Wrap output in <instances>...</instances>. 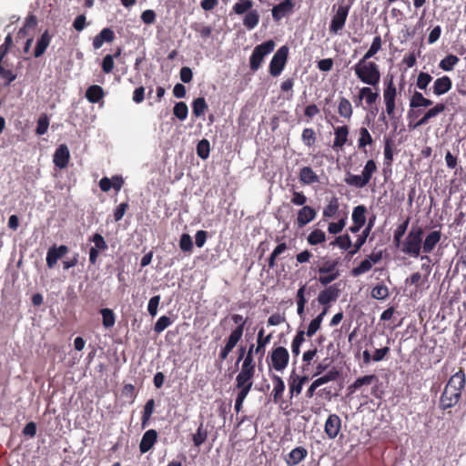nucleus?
<instances>
[{
  "label": "nucleus",
  "instance_id": "f257e3e1",
  "mask_svg": "<svg viewBox=\"0 0 466 466\" xmlns=\"http://www.w3.org/2000/svg\"><path fill=\"white\" fill-rule=\"evenodd\" d=\"M465 387V373L460 370L448 380L440 399V408L447 410L454 407L461 400Z\"/></svg>",
  "mask_w": 466,
  "mask_h": 466
},
{
  "label": "nucleus",
  "instance_id": "f03ea898",
  "mask_svg": "<svg viewBox=\"0 0 466 466\" xmlns=\"http://www.w3.org/2000/svg\"><path fill=\"white\" fill-rule=\"evenodd\" d=\"M357 77L364 84L376 86L380 80L379 66L366 58H360L353 67Z\"/></svg>",
  "mask_w": 466,
  "mask_h": 466
},
{
  "label": "nucleus",
  "instance_id": "7ed1b4c3",
  "mask_svg": "<svg viewBox=\"0 0 466 466\" xmlns=\"http://www.w3.org/2000/svg\"><path fill=\"white\" fill-rule=\"evenodd\" d=\"M422 234L420 227H412L402 244L401 251L413 258L419 257L422 248Z\"/></svg>",
  "mask_w": 466,
  "mask_h": 466
},
{
  "label": "nucleus",
  "instance_id": "20e7f679",
  "mask_svg": "<svg viewBox=\"0 0 466 466\" xmlns=\"http://www.w3.org/2000/svg\"><path fill=\"white\" fill-rule=\"evenodd\" d=\"M275 47V43L272 40L266 41L257 46L249 58L250 69L257 71L266 56L270 54Z\"/></svg>",
  "mask_w": 466,
  "mask_h": 466
},
{
  "label": "nucleus",
  "instance_id": "39448f33",
  "mask_svg": "<svg viewBox=\"0 0 466 466\" xmlns=\"http://www.w3.org/2000/svg\"><path fill=\"white\" fill-rule=\"evenodd\" d=\"M338 264L337 260H325L322 262L318 269L320 274L319 281L321 285L327 286L339 278Z\"/></svg>",
  "mask_w": 466,
  "mask_h": 466
},
{
  "label": "nucleus",
  "instance_id": "423d86ee",
  "mask_svg": "<svg viewBox=\"0 0 466 466\" xmlns=\"http://www.w3.org/2000/svg\"><path fill=\"white\" fill-rule=\"evenodd\" d=\"M397 96V88L393 83L392 77H390L383 90V102L386 107V114L390 118H394L395 116Z\"/></svg>",
  "mask_w": 466,
  "mask_h": 466
},
{
  "label": "nucleus",
  "instance_id": "0eeeda50",
  "mask_svg": "<svg viewBox=\"0 0 466 466\" xmlns=\"http://www.w3.org/2000/svg\"><path fill=\"white\" fill-rule=\"evenodd\" d=\"M288 54L289 48L286 46L279 47L274 54L269 64V73L272 76H278L281 74L287 62Z\"/></svg>",
  "mask_w": 466,
  "mask_h": 466
},
{
  "label": "nucleus",
  "instance_id": "6e6552de",
  "mask_svg": "<svg viewBox=\"0 0 466 466\" xmlns=\"http://www.w3.org/2000/svg\"><path fill=\"white\" fill-rule=\"evenodd\" d=\"M270 359L272 368L277 371H282L289 364V354L286 348L279 346L272 350Z\"/></svg>",
  "mask_w": 466,
  "mask_h": 466
},
{
  "label": "nucleus",
  "instance_id": "1a4fd4ad",
  "mask_svg": "<svg viewBox=\"0 0 466 466\" xmlns=\"http://www.w3.org/2000/svg\"><path fill=\"white\" fill-rule=\"evenodd\" d=\"M350 6L339 5L336 11V14L332 16L329 31L333 35H337L341 31L346 24V20L349 15Z\"/></svg>",
  "mask_w": 466,
  "mask_h": 466
},
{
  "label": "nucleus",
  "instance_id": "9d476101",
  "mask_svg": "<svg viewBox=\"0 0 466 466\" xmlns=\"http://www.w3.org/2000/svg\"><path fill=\"white\" fill-rule=\"evenodd\" d=\"M340 293L339 284L329 286L321 290L318 296V301L323 306L329 305L330 302L336 301Z\"/></svg>",
  "mask_w": 466,
  "mask_h": 466
},
{
  "label": "nucleus",
  "instance_id": "9b49d317",
  "mask_svg": "<svg viewBox=\"0 0 466 466\" xmlns=\"http://www.w3.org/2000/svg\"><path fill=\"white\" fill-rule=\"evenodd\" d=\"M341 429V420L337 414H330L326 420L324 431L330 440H334Z\"/></svg>",
  "mask_w": 466,
  "mask_h": 466
},
{
  "label": "nucleus",
  "instance_id": "f8f14e48",
  "mask_svg": "<svg viewBox=\"0 0 466 466\" xmlns=\"http://www.w3.org/2000/svg\"><path fill=\"white\" fill-rule=\"evenodd\" d=\"M317 216V211L309 207L304 206L298 211V216L296 219V224L299 228H304L309 222L315 219Z\"/></svg>",
  "mask_w": 466,
  "mask_h": 466
},
{
  "label": "nucleus",
  "instance_id": "ddd939ff",
  "mask_svg": "<svg viewBox=\"0 0 466 466\" xmlns=\"http://www.w3.org/2000/svg\"><path fill=\"white\" fill-rule=\"evenodd\" d=\"M293 8L294 4L291 0H284L272 8V17L276 22H279L284 16L291 14L293 12Z\"/></svg>",
  "mask_w": 466,
  "mask_h": 466
},
{
  "label": "nucleus",
  "instance_id": "4468645a",
  "mask_svg": "<svg viewBox=\"0 0 466 466\" xmlns=\"http://www.w3.org/2000/svg\"><path fill=\"white\" fill-rule=\"evenodd\" d=\"M68 251V248L65 245H61L56 248V246L51 247L46 254V265L49 268H53L56 264L57 260L63 258Z\"/></svg>",
  "mask_w": 466,
  "mask_h": 466
},
{
  "label": "nucleus",
  "instance_id": "2eb2a0df",
  "mask_svg": "<svg viewBox=\"0 0 466 466\" xmlns=\"http://www.w3.org/2000/svg\"><path fill=\"white\" fill-rule=\"evenodd\" d=\"M70 153L66 145H60L55 151L53 161L60 169L65 168L69 161Z\"/></svg>",
  "mask_w": 466,
  "mask_h": 466
},
{
  "label": "nucleus",
  "instance_id": "dca6fc26",
  "mask_svg": "<svg viewBox=\"0 0 466 466\" xmlns=\"http://www.w3.org/2000/svg\"><path fill=\"white\" fill-rule=\"evenodd\" d=\"M308 456V451L302 447L299 446L294 448L286 457L285 461L288 466H296L299 462H301Z\"/></svg>",
  "mask_w": 466,
  "mask_h": 466
},
{
  "label": "nucleus",
  "instance_id": "f3484780",
  "mask_svg": "<svg viewBox=\"0 0 466 466\" xmlns=\"http://www.w3.org/2000/svg\"><path fill=\"white\" fill-rule=\"evenodd\" d=\"M157 440V432L155 430L147 431L139 443V451L141 453H146L152 449Z\"/></svg>",
  "mask_w": 466,
  "mask_h": 466
},
{
  "label": "nucleus",
  "instance_id": "a211bd4d",
  "mask_svg": "<svg viewBox=\"0 0 466 466\" xmlns=\"http://www.w3.org/2000/svg\"><path fill=\"white\" fill-rule=\"evenodd\" d=\"M255 374V368L241 366V370L236 378V386L253 385L252 379Z\"/></svg>",
  "mask_w": 466,
  "mask_h": 466
},
{
  "label": "nucleus",
  "instance_id": "6ab92c4d",
  "mask_svg": "<svg viewBox=\"0 0 466 466\" xmlns=\"http://www.w3.org/2000/svg\"><path fill=\"white\" fill-rule=\"evenodd\" d=\"M441 238L440 230L430 232L422 241V251L426 254L431 253Z\"/></svg>",
  "mask_w": 466,
  "mask_h": 466
},
{
  "label": "nucleus",
  "instance_id": "aec40b11",
  "mask_svg": "<svg viewBox=\"0 0 466 466\" xmlns=\"http://www.w3.org/2000/svg\"><path fill=\"white\" fill-rule=\"evenodd\" d=\"M452 82L447 76L437 78L433 83V94L436 96H441L451 90Z\"/></svg>",
  "mask_w": 466,
  "mask_h": 466
},
{
  "label": "nucleus",
  "instance_id": "412c9836",
  "mask_svg": "<svg viewBox=\"0 0 466 466\" xmlns=\"http://www.w3.org/2000/svg\"><path fill=\"white\" fill-rule=\"evenodd\" d=\"M445 108L446 106L443 103H437L423 115V116L416 123L415 127L427 125L431 118L442 113Z\"/></svg>",
  "mask_w": 466,
  "mask_h": 466
},
{
  "label": "nucleus",
  "instance_id": "4be33fe9",
  "mask_svg": "<svg viewBox=\"0 0 466 466\" xmlns=\"http://www.w3.org/2000/svg\"><path fill=\"white\" fill-rule=\"evenodd\" d=\"M299 181L303 185H311L319 182V177L310 167H304L299 170Z\"/></svg>",
  "mask_w": 466,
  "mask_h": 466
},
{
  "label": "nucleus",
  "instance_id": "5701e85b",
  "mask_svg": "<svg viewBox=\"0 0 466 466\" xmlns=\"http://www.w3.org/2000/svg\"><path fill=\"white\" fill-rule=\"evenodd\" d=\"M114 32L110 28H104L97 35L94 37L93 46L99 49L105 42H112L114 39Z\"/></svg>",
  "mask_w": 466,
  "mask_h": 466
},
{
  "label": "nucleus",
  "instance_id": "b1692460",
  "mask_svg": "<svg viewBox=\"0 0 466 466\" xmlns=\"http://www.w3.org/2000/svg\"><path fill=\"white\" fill-rule=\"evenodd\" d=\"M334 135L333 148H341L348 140L349 127L347 126L338 127L335 128Z\"/></svg>",
  "mask_w": 466,
  "mask_h": 466
},
{
  "label": "nucleus",
  "instance_id": "393cba45",
  "mask_svg": "<svg viewBox=\"0 0 466 466\" xmlns=\"http://www.w3.org/2000/svg\"><path fill=\"white\" fill-rule=\"evenodd\" d=\"M271 379L274 386L272 390L273 400L278 403L282 399L285 390V383L278 375L273 374Z\"/></svg>",
  "mask_w": 466,
  "mask_h": 466
},
{
  "label": "nucleus",
  "instance_id": "a878e982",
  "mask_svg": "<svg viewBox=\"0 0 466 466\" xmlns=\"http://www.w3.org/2000/svg\"><path fill=\"white\" fill-rule=\"evenodd\" d=\"M433 102L426 98L420 92L415 91L410 99L411 108L428 107L432 106Z\"/></svg>",
  "mask_w": 466,
  "mask_h": 466
},
{
  "label": "nucleus",
  "instance_id": "bb28decb",
  "mask_svg": "<svg viewBox=\"0 0 466 466\" xmlns=\"http://www.w3.org/2000/svg\"><path fill=\"white\" fill-rule=\"evenodd\" d=\"M51 41V35H49L48 31L46 30L40 36V38L36 42V46L34 51V56L35 57L41 56L46 48L48 47Z\"/></svg>",
  "mask_w": 466,
  "mask_h": 466
},
{
  "label": "nucleus",
  "instance_id": "cd10ccee",
  "mask_svg": "<svg viewBox=\"0 0 466 466\" xmlns=\"http://www.w3.org/2000/svg\"><path fill=\"white\" fill-rule=\"evenodd\" d=\"M264 329H260L258 332L257 346L255 347V354H259L260 357H263L265 353V347L269 343L272 338L271 334L264 336Z\"/></svg>",
  "mask_w": 466,
  "mask_h": 466
},
{
  "label": "nucleus",
  "instance_id": "c85d7f7f",
  "mask_svg": "<svg viewBox=\"0 0 466 466\" xmlns=\"http://www.w3.org/2000/svg\"><path fill=\"white\" fill-rule=\"evenodd\" d=\"M104 96V90L100 86L93 85L86 91V97L91 103L99 102Z\"/></svg>",
  "mask_w": 466,
  "mask_h": 466
},
{
  "label": "nucleus",
  "instance_id": "c756f323",
  "mask_svg": "<svg viewBox=\"0 0 466 466\" xmlns=\"http://www.w3.org/2000/svg\"><path fill=\"white\" fill-rule=\"evenodd\" d=\"M259 23V14L257 10H250L243 18L244 26L248 29H254Z\"/></svg>",
  "mask_w": 466,
  "mask_h": 466
},
{
  "label": "nucleus",
  "instance_id": "7c9ffc66",
  "mask_svg": "<svg viewBox=\"0 0 466 466\" xmlns=\"http://www.w3.org/2000/svg\"><path fill=\"white\" fill-rule=\"evenodd\" d=\"M338 113L341 117L350 119L352 116L353 109L351 103L349 99L345 97H340L339 106H338Z\"/></svg>",
  "mask_w": 466,
  "mask_h": 466
},
{
  "label": "nucleus",
  "instance_id": "2f4dec72",
  "mask_svg": "<svg viewBox=\"0 0 466 466\" xmlns=\"http://www.w3.org/2000/svg\"><path fill=\"white\" fill-rule=\"evenodd\" d=\"M373 143L372 137L366 127H360L359 130L358 147L360 149H365L368 145ZM366 152V150H364Z\"/></svg>",
  "mask_w": 466,
  "mask_h": 466
},
{
  "label": "nucleus",
  "instance_id": "473e14b6",
  "mask_svg": "<svg viewBox=\"0 0 466 466\" xmlns=\"http://www.w3.org/2000/svg\"><path fill=\"white\" fill-rule=\"evenodd\" d=\"M359 97L360 100L365 99L367 105L371 106L378 99L379 94L377 92H373L370 87L365 86L360 90Z\"/></svg>",
  "mask_w": 466,
  "mask_h": 466
},
{
  "label": "nucleus",
  "instance_id": "72a5a7b5",
  "mask_svg": "<svg viewBox=\"0 0 466 466\" xmlns=\"http://www.w3.org/2000/svg\"><path fill=\"white\" fill-rule=\"evenodd\" d=\"M344 181L347 185L355 187L357 188H362L368 184V181L362 175L348 174Z\"/></svg>",
  "mask_w": 466,
  "mask_h": 466
},
{
  "label": "nucleus",
  "instance_id": "f704fd0d",
  "mask_svg": "<svg viewBox=\"0 0 466 466\" xmlns=\"http://www.w3.org/2000/svg\"><path fill=\"white\" fill-rule=\"evenodd\" d=\"M308 380L307 377H299L295 376L291 377V381L289 382V390L291 394L299 395L302 390V387L304 383Z\"/></svg>",
  "mask_w": 466,
  "mask_h": 466
},
{
  "label": "nucleus",
  "instance_id": "c9c22d12",
  "mask_svg": "<svg viewBox=\"0 0 466 466\" xmlns=\"http://www.w3.org/2000/svg\"><path fill=\"white\" fill-rule=\"evenodd\" d=\"M305 341V331L299 330L291 342V352L294 357L300 353V346Z\"/></svg>",
  "mask_w": 466,
  "mask_h": 466
},
{
  "label": "nucleus",
  "instance_id": "e433bc0d",
  "mask_svg": "<svg viewBox=\"0 0 466 466\" xmlns=\"http://www.w3.org/2000/svg\"><path fill=\"white\" fill-rule=\"evenodd\" d=\"M366 207L360 205L354 208L352 212V221L354 224H359V226H363L366 222Z\"/></svg>",
  "mask_w": 466,
  "mask_h": 466
},
{
  "label": "nucleus",
  "instance_id": "4c0bfd02",
  "mask_svg": "<svg viewBox=\"0 0 466 466\" xmlns=\"http://www.w3.org/2000/svg\"><path fill=\"white\" fill-rule=\"evenodd\" d=\"M309 244L315 246L326 241V234L321 229L312 230L307 238Z\"/></svg>",
  "mask_w": 466,
  "mask_h": 466
},
{
  "label": "nucleus",
  "instance_id": "58836bf2",
  "mask_svg": "<svg viewBox=\"0 0 466 466\" xmlns=\"http://www.w3.org/2000/svg\"><path fill=\"white\" fill-rule=\"evenodd\" d=\"M460 59L454 55H448L439 64V66L444 71H451L459 63Z\"/></svg>",
  "mask_w": 466,
  "mask_h": 466
},
{
  "label": "nucleus",
  "instance_id": "ea45409f",
  "mask_svg": "<svg viewBox=\"0 0 466 466\" xmlns=\"http://www.w3.org/2000/svg\"><path fill=\"white\" fill-rule=\"evenodd\" d=\"M100 314L102 315V322L106 329H109L115 325L116 317L112 309H102Z\"/></svg>",
  "mask_w": 466,
  "mask_h": 466
},
{
  "label": "nucleus",
  "instance_id": "a19ab883",
  "mask_svg": "<svg viewBox=\"0 0 466 466\" xmlns=\"http://www.w3.org/2000/svg\"><path fill=\"white\" fill-rule=\"evenodd\" d=\"M208 108V105L204 97H198L193 101L192 109L195 116L199 117L204 115Z\"/></svg>",
  "mask_w": 466,
  "mask_h": 466
},
{
  "label": "nucleus",
  "instance_id": "79ce46f5",
  "mask_svg": "<svg viewBox=\"0 0 466 466\" xmlns=\"http://www.w3.org/2000/svg\"><path fill=\"white\" fill-rule=\"evenodd\" d=\"M380 48H381V38L380 35H378L373 38L370 47L365 53V55L362 56V58H366V59L370 60L380 51Z\"/></svg>",
  "mask_w": 466,
  "mask_h": 466
},
{
  "label": "nucleus",
  "instance_id": "37998d69",
  "mask_svg": "<svg viewBox=\"0 0 466 466\" xmlns=\"http://www.w3.org/2000/svg\"><path fill=\"white\" fill-rule=\"evenodd\" d=\"M252 6L253 2L251 0H243L234 5L233 11L237 15H243L252 10Z\"/></svg>",
  "mask_w": 466,
  "mask_h": 466
},
{
  "label": "nucleus",
  "instance_id": "c03bdc74",
  "mask_svg": "<svg viewBox=\"0 0 466 466\" xmlns=\"http://www.w3.org/2000/svg\"><path fill=\"white\" fill-rule=\"evenodd\" d=\"M389 296V289L384 284L376 285L371 290V297L375 299L382 300Z\"/></svg>",
  "mask_w": 466,
  "mask_h": 466
},
{
  "label": "nucleus",
  "instance_id": "a18cd8bd",
  "mask_svg": "<svg viewBox=\"0 0 466 466\" xmlns=\"http://www.w3.org/2000/svg\"><path fill=\"white\" fill-rule=\"evenodd\" d=\"M431 80H432V77L430 74L425 73V72H420L417 77L416 86L420 90L427 91V87L430 85V83L431 82Z\"/></svg>",
  "mask_w": 466,
  "mask_h": 466
},
{
  "label": "nucleus",
  "instance_id": "49530a36",
  "mask_svg": "<svg viewBox=\"0 0 466 466\" xmlns=\"http://www.w3.org/2000/svg\"><path fill=\"white\" fill-rule=\"evenodd\" d=\"M210 145L208 140L202 139L198 143L197 154L202 159H207L209 156Z\"/></svg>",
  "mask_w": 466,
  "mask_h": 466
},
{
  "label": "nucleus",
  "instance_id": "de8ad7c7",
  "mask_svg": "<svg viewBox=\"0 0 466 466\" xmlns=\"http://www.w3.org/2000/svg\"><path fill=\"white\" fill-rule=\"evenodd\" d=\"M173 113L179 120L184 121L188 114L187 106L184 102H177L175 104Z\"/></svg>",
  "mask_w": 466,
  "mask_h": 466
},
{
  "label": "nucleus",
  "instance_id": "09e8293b",
  "mask_svg": "<svg viewBox=\"0 0 466 466\" xmlns=\"http://www.w3.org/2000/svg\"><path fill=\"white\" fill-rule=\"evenodd\" d=\"M339 209V201L337 198H332L328 206L323 210L324 218H332Z\"/></svg>",
  "mask_w": 466,
  "mask_h": 466
},
{
  "label": "nucleus",
  "instance_id": "8fccbe9b",
  "mask_svg": "<svg viewBox=\"0 0 466 466\" xmlns=\"http://www.w3.org/2000/svg\"><path fill=\"white\" fill-rule=\"evenodd\" d=\"M371 228V223L369 224V226L362 231L361 235L359 236L358 239L356 240L354 244V249L350 251V254H355L360 248L364 245L366 242V239L370 234Z\"/></svg>",
  "mask_w": 466,
  "mask_h": 466
},
{
  "label": "nucleus",
  "instance_id": "3c124183",
  "mask_svg": "<svg viewBox=\"0 0 466 466\" xmlns=\"http://www.w3.org/2000/svg\"><path fill=\"white\" fill-rule=\"evenodd\" d=\"M154 406H155V401L153 399H150L147 401V403L144 407L143 415H142V427H145L147 425V421L149 420V419L153 413V410H154Z\"/></svg>",
  "mask_w": 466,
  "mask_h": 466
},
{
  "label": "nucleus",
  "instance_id": "603ef678",
  "mask_svg": "<svg viewBox=\"0 0 466 466\" xmlns=\"http://www.w3.org/2000/svg\"><path fill=\"white\" fill-rule=\"evenodd\" d=\"M377 171V166L374 160L370 159L368 160L364 166V168L362 170L361 175L364 177V178L370 182L372 175Z\"/></svg>",
  "mask_w": 466,
  "mask_h": 466
},
{
  "label": "nucleus",
  "instance_id": "864d4df0",
  "mask_svg": "<svg viewBox=\"0 0 466 466\" xmlns=\"http://www.w3.org/2000/svg\"><path fill=\"white\" fill-rule=\"evenodd\" d=\"M371 268V261L368 258H365L363 261L360 262V264L358 267L352 269L351 273L353 276L357 277L368 272L369 270H370Z\"/></svg>",
  "mask_w": 466,
  "mask_h": 466
},
{
  "label": "nucleus",
  "instance_id": "5fc2aeb1",
  "mask_svg": "<svg viewBox=\"0 0 466 466\" xmlns=\"http://www.w3.org/2000/svg\"><path fill=\"white\" fill-rule=\"evenodd\" d=\"M331 245H336L341 249L348 250L352 246V242L350 236L346 234L336 238L335 240L331 242Z\"/></svg>",
  "mask_w": 466,
  "mask_h": 466
},
{
  "label": "nucleus",
  "instance_id": "6e6d98bb",
  "mask_svg": "<svg viewBox=\"0 0 466 466\" xmlns=\"http://www.w3.org/2000/svg\"><path fill=\"white\" fill-rule=\"evenodd\" d=\"M171 324H172V320L169 317L162 316L155 323L154 330L157 333H161Z\"/></svg>",
  "mask_w": 466,
  "mask_h": 466
},
{
  "label": "nucleus",
  "instance_id": "4d7b16f0",
  "mask_svg": "<svg viewBox=\"0 0 466 466\" xmlns=\"http://www.w3.org/2000/svg\"><path fill=\"white\" fill-rule=\"evenodd\" d=\"M301 139L306 146L311 147L316 141L315 131L312 128H305L302 131Z\"/></svg>",
  "mask_w": 466,
  "mask_h": 466
},
{
  "label": "nucleus",
  "instance_id": "13d9d810",
  "mask_svg": "<svg viewBox=\"0 0 466 466\" xmlns=\"http://www.w3.org/2000/svg\"><path fill=\"white\" fill-rule=\"evenodd\" d=\"M49 127V118L46 115H42L37 120V127L35 132L37 135L42 136L46 133Z\"/></svg>",
  "mask_w": 466,
  "mask_h": 466
},
{
  "label": "nucleus",
  "instance_id": "bf43d9fd",
  "mask_svg": "<svg viewBox=\"0 0 466 466\" xmlns=\"http://www.w3.org/2000/svg\"><path fill=\"white\" fill-rule=\"evenodd\" d=\"M339 375V372L337 370H331L328 373H326L324 376L318 378L314 380L315 385H318L319 387L326 384L329 381L335 380Z\"/></svg>",
  "mask_w": 466,
  "mask_h": 466
},
{
  "label": "nucleus",
  "instance_id": "052dcab7",
  "mask_svg": "<svg viewBox=\"0 0 466 466\" xmlns=\"http://www.w3.org/2000/svg\"><path fill=\"white\" fill-rule=\"evenodd\" d=\"M208 433L206 431L203 430V425L200 424V426L198 428L197 432L193 435V442L196 447H199L202 443L205 442L207 440Z\"/></svg>",
  "mask_w": 466,
  "mask_h": 466
},
{
  "label": "nucleus",
  "instance_id": "680f3d73",
  "mask_svg": "<svg viewBox=\"0 0 466 466\" xmlns=\"http://www.w3.org/2000/svg\"><path fill=\"white\" fill-rule=\"evenodd\" d=\"M242 336L243 334L240 333V329H233L227 339L226 345H228V348L234 349Z\"/></svg>",
  "mask_w": 466,
  "mask_h": 466
},
{
  "label": "nucleus",
  "instance_id": "e2e57ef3",
  "mask_svg": "<svg viewBox=\"0 0 466 466\" xmlns=\"http://www.w3.org/2000/svg\"><path fill=\"white\" fill-rule=\"evenodd\" d=\"M375 380H376L375 375H366V376L358 378L352 384V388L354 390H357L363 385H370Z\"/></svg>",
  "mask_w": 466,
  "mask_h": 466
},
{
  "label": "nucleus",
  "instance_id": "0e129e2a",
  "mask_svg": "<svg viewBox=\"0 0 466 466\" xmlns=\"http://www.w3.org/2000/svg\"><path fill=\"white\" fill-rule=\"evenodd\" d=\"M179 247L183 251L190 252L193 248L192 238L188 234H182L179 241Z\"/></svg>",
  "mask_w": 466,
  "mask_h": 466
},
{
  "label": "nucleus",
  "instance_id": "69168bd1",
  "mask_svg": "<svg viewBox=\"0 0 466 466\" xmlns=\"http://www.w3.org/2000/svg\"><path fill=\"white\" fill-rule=\"evenodd\" d=\"M308 198L307 197L304 195L303 192H299V191H293L292 193V198L290 199V202L295 205V206H301V207H304L306 206V202H307Z\"/></svg>",
  "mask_w": 466,
  "mask_h": 466
},
{
  "label": "nucleus",
  "instance_id": "338daca9",
  "mask_svg": "<svg viewBox=\"0 0 466 466\" xmlns=\"http://www.w3.org/2000/svg\"><path fill=\"white\" fill-rule=\"evenodd\" d=\"M92 241L95 244V246L92 247L93 248H97L99 251L107 249V244L102 235L96 233L92 238Z\"/></svg>",
  "mask_w": 466,
  "mask_h": 466
},
{
  "label": "nucleus",
  "instance_id": "774afa93",
  "mask_svg": "<svg viewBox=\"0 0 466 466\" xmlns=\"http://www.w3.org/2000/svg\"><path fill=\"white\" fill-rule=\"evenodd\" d=\"M159 301H160V296L159 295L152 297L149 299V301H148L147 310H148V313L152 317H155L157 315V307L159 305Z\"/></svg>",
  "mask_w": 466,
  "mask_h": 466
}]
</instances>
